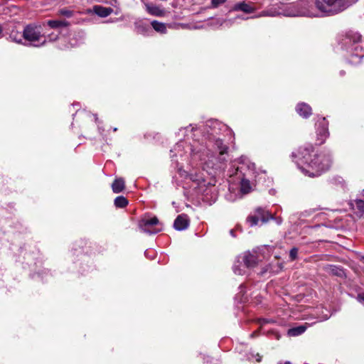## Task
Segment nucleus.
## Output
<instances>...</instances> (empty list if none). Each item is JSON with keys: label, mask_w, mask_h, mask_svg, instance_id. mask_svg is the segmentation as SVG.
<instances>
[{"label": "nucleus", "mask_w": 364, "mask_h": 364, "mask_svg": "<svg viewBox=\"0 0 364 364\" xmlns=\"http://www.w3.org/2000/svg\"><path fill=\"white\" fill-rule=\"evenodd\" d=\"M277 364H291V362H289V361H284V362H283V361H279V362H278V363H277Z\"/></svg>", "instance_id": "39"}, {"label": "nucleus", "mask_w": 364, "mask_h": 364, "mask_svg": "<svg viewBox=\"0 0 364 364\" xmlns=\"http://www.w3.org/2000/svg\"><path fill=\"white\" fill-rule=\"evenodd\" d=\"M159 223V221L156 216L151 218L145 216L139 220V228L141 230V231L149 235L156 234L159 232L161 229L154 228V226L158 225Z\"/></svg>", "instance_id": "8"}, {"label": "nucleus", "mask_w": 364, "mask_h": 364, "mask_svg": "<svg viewBox=\"0 0 364 364\" xmlns=\"http://www.w3.org/2000/svg\"><path fill=\"white\" fill-rule=\"evenodd\" d=\"M279 16H282V8L281 7L280 5H273L272 6L261 11L255 17H277Z\"/></svg>", "instance_id": "12"}, {"label": "nucleus", "mask_w": 364, "mask_h": 364, "mask_svg": "<svg viewBox=\"0 0 364 364\" xmlns=\"http://www.w3.org/2000/svg\"><path fill=\"white\" fill-rule=\"evenodd\" d=\"M291 157L301 171L311 178L320 176L328 171L333 163L331 151L317 152L311 144L299 147L291 154Z\"/></svg>", "instance_id": "2"}, {"label": "nucleus", "mask_w": 364, "mask_h": 364, "mask_svg": "<svg viewBox=\"0 0 364 364\" xmlns=\"http://www.w3.org/2000/svg\"><path fill=\"white\" fill-rule=\"evenodd\" d=\"M239 288L240 289V293H243L245 291V287L243 284H241Z\"/></svg>", "instance_id": "37"}, {"label": "nucleus", "mask_w": 364, "mask_h": 364, "mask_svg": "<svg viewBox=\"0 0 364 364\" xmlns=\"http://www.w3.org/2000/svg\"><path fill=\"white\" fill-rule=\"evenodd\" d=\"M95 122H97L98 118H97V115H96V114L95 115Z\"/></svg>", "instance_id": "43"}, {"label": "nucleus", "mask_w": 364, "mask_h": 364, "mask_svg": "<svg viewBox=\"0 0 364 364\" xmlns=\"http://www.w3.org/2000/svg\"><path fill=\"white\" fill-rule=\"evenodd\" d=\"M246 269H247L242 261H240V259L237 260L233 264L232 269L235 274L243 275L246 273Z\"/></svg>", "instance_id": "21"}, {"label": "nucleus", "mask_w": 364, "mask_h": 364, "mask_svg": "<svg viewBox=\"0 0 364 364\" xmlns=\"http://www.w3.org/2000/svg\"><path fill=\"white\" fill-rule=\"evenodd\" d=\"M189 219L185 214L179 215L174 220L173 227L176 230L182 231L188 228Z\"/></svg>", "instance_id": "14"}, {"label": "nucleus", "mask_w": 364, "mask_h": 364, "mask_svg": "<svg viewBox=\"0 0 364 364\" xmlns=\"http://www.w3.org/2000/svg\"><path fill=\"white\" fill-rule=\"evenodd\" d=\"M191 179L196 183V188H198L199 192L203 194H208L213 188V181H206L203 176L191 173Z\"/></svg>", "instance_id": "11"}, {"label": "nucleus", "mask_w": 364, "mask_h": 364, "mask_svg": "<svg viewBox=\"0 0 364 364\" xmlns=\"http://www.w3.org/2000/svg\"><path fill=\"white\" fill-rule=\"evenodd\" d=\"M227 0H211L209 9H216L223 4Z\"/></svg>", "instance_id": "29"}, {"label": "nucleus", "mask_w": 364, "mask_h": 364, "mask_svg": "<svg viewBox=\"0 0 364 364\" xmlns=\"http://www.w3.org/2000/svg\"><path fill=\"white\" fill-rule=\"evenodd\" d=\"M230 235H231L232 237H235V231H234V230H230Z\"/></svg>", "instance_id": "40"}, {"label": "nucleus", "mask_w": 364, "mask_h": 364, "mask_svg": "<svg viewBox=\"0 0 364 364\" xmlns=\"http://www.w3.org/2000/svg\"><path fill=\"white\" fill-rule=\"evenodd\" d=\"M326 311H327V313H326V314H323V316H321L319 318V321H326V320H328V319L330 318L331 314H329V312H328L327 310H326Z\"/></svg>", "instance_id": "33"}, {"label": "nucleus", "mask_w": 364, "mask_h": 364, "mask_svg": "<svg viewBox=\"0 0 364 364\" xmlns=\"http://www.w3.org/2000/svg\"><path fill=\"white\" fill-rule=\"evenodd\" d=\"M306 330V326L305 325H301L296 327H294L289 328L288 330L287 334L289 336H298L304 333Z\"/></svg>", "instance_id": "24"}, {"label": "nucleus", "mask_w": 364, "mask_h": 364, "mask_svg": "<svg viewBox=\"0 0 364 364\" xmlns=\"http://www.w3.org/2000/svg\"><path fill=\"white\" fill-rule=\"evenodd\" d=\"M304 3L296 2L282 8V16L287 17L304 16L309 15V13L305 10Z\"/></svg>", "instance_id": "9"}, {"label": "nucleus", "mask_w": 364, "mask_h": 364, "mask_svg": "<svg viewBox=\"0 0 364 364\" xmlns=\"http://www.w3.org/2000/svg\"><path fill=\"white\" fill-rule=\"evenodd\" d=\"M357 300L359 303L364 305V293H360L357 296Z\"/></svg>", "instance_id": "32"}, {"label": "nucleus", "mask_w": 364, "mask_h": 364, "mask_svg": "<svg viewBox=\"0 0 364 364\" xmlns=\"http://www.w3.org/2000/svg\"><path fill=\"white\" fill-rule=\"evenodd\" d=\"M23 38L29 42L31 46L35 47L42 46L46 44V39L42 34V28L36 23L26 25L23 31Z\"/></svg>", "instance_id": "6"}, {"label": "nucleus", "mask_w": 364, "mask_h": 364, "mask_svg": "<svg viewBox=\"0 0 364 364\" xmlns=\"http://www.w3.org/2000/svg\"><path fill=\"white\" fill-rule=\"evenodd\" d=\"M146 8L149 14L155 16H162L165 13L164 9L154 4H146Z\"/></svg>", "instance_id": "19"}, {"label": "nucleus", "mask_w": 364, "mask_h": 364, "mask_svg": "<svg viewBox=\"0 0 364 364\" xmlns=\"http://www.w3.org/2000/svg\"><path fill=\"white\" fill-rule=\"evenodd\" d=\"M183 139L170 150V158L176 166L184 162L200 167L211 177L224 171L228 159V146L222 135L234 136L233 131L217 119H209L199 127L192 124L179 129Z\"/></svg>", "instance_id": "1"}, {"label": "nucleus", "mask_w": 364, "mask_h": 364, "mask_svg": "<svg viewBox=\"0 0 364 364\" xmlns=\"http://www.w3.org/2000/svg\"><path fill=\"white\" fill-rule=\"evenodd\" d=\"M257 323L260 326V327H262V326L265 325L266 323H274V321L273 319L261 318H258L257 320ZM259 331H260V329L255 331L250 335V336L251 338H255V337L258 336V335L259 333Z\"/></svg>", "instance_id": "25"}, {"label": "nucleus", "mask_w": 364, "mask_h": 364, "mask_svg": "<svg viewBox=\"0 0 364 364\" xmlns=\"http://www.w3.org/2000/svg\"><path fill=\"white\" fill-rule=\"evenodd\" d=\"M238 164L236 168L235 165L232 166L228 171V175L232 182L240 183L241 193L247 194L252 191L253 183L251 180L255 176V164L244 156L238 159Z\"/></svg>", "instance_id": "4"}, {"label": "nucleus", "mask_w": 364, "mask_h": 364, "mask_svg": "<svg viewBox=\"0 0 364 364\" xmlns=\"http://www.w3.org/2000/svg\"><path fill=\"white\" fill-rule=\"evenodd\" d=\"M127 205H128V200L122 196H117L114 199V205L117 208H123L126 207Z\"/></svg>", "instance_id": "28"}, {"label": "nucleus", "mask_w": 364, "mask_h": 364, "mask_svg": "<svg viewBox=\"0 0 364 364\" xmlns=\"http://www.w3.org/2000/svg\"><path fill=\"white\" fill-rule=\"evenodd\" d=\"M356 1L357 0H301L299 2L304 3L305 10L309 13V15H304V16H317L314 11V6L321 13V16L330 17L345 11Z\"/></svg>", "instance_id": "3"}, {"label": "nucleus", "mask_w": 364, "mask_h": 364, "mask_svg": "<svg viewBox=\"0 0 364 364\" xmlns=\"http://www.w3.org/2000/svg\"><path fill=\"white\" fill-rule=\"evenodd\" d=\"M316 137L318 144H323L329 136L328 122L325 117L321 118L316 123Z\"/></svg>", "instance_id": "10"}, {"label": "nucleus", "mask_w": 364, "mask_h": 364, "mask_svg": "<svg viewBox=\"0 0 364 364\" xmlns=\"http://www.w3.org/2000/svg\"><path fill=\"white\" fill-rule=\"evenodd\" d=\"M3 26H1V24H0V38L2 37V35H3Z\"/></svg>", "instance_id": "38"}, {"label": "nucleus", "mask_w": 364, "mask_h": 364, "mask_svg": "<svg viewBox=\"0 0 364 364\" xmlns=\"http://www.w3.org/2000/svg\"><path fill=\"white\" fill-rule=\"evenodd\" d=\"M93 12L100 17H107L113 12V9L110 7H104L101 5H95L93 6Z\"/></svg>", "instance_id": "18"}, {"label": "nucleus", "mask_w": 364, "mask_h": 364, "mask_svg": "<svg viewBox=\"0 0 364 364\" xmlns=\"http://www.w3.org/2000/svg\"><path fill=\"white\" fill-rule=\"evenodd\" d=\"M270 219H274V214L265 208L257 207L247 216L246 222L250 227H254L258 225L259 221L266 223Z\"/></svg>", "instance_id": "7"}, {"label": "nucleus", "mask_w": 364, "mask_h": 364, "mask_svg": "<svg viewBox=\"0 0 364 364\" xmlns=\"http://www.w3.org/2000/svg\"><path fill=\"white\" fill-rule=\"evenodd\" d=\"M22 38L23 33L21 34V33L16 31H12L9 35V38L11 39V41L18 44L26 45L24 43H23Z\"/></svg>", "instance_id": "26"}, {"label": "nucleus", "mask_w": 364, "mask_h": 364, "mask_svg": "<svg viewBox=\"0 0 364 364\" xmlns=\"http://www.w3.org/2000/svg\"><path fill=\"white\" fill-rule=\"evenodd\" d=\"M124 187V180L122 178H116L112 184V189L114 193H121Z\"/></svg>", "instance_id": "20"}, {"label": "nucleus", "mask_w": 364, "mask_h": 364, "mask_svg": "<svg viewBox=\"0 0 364 364\" xmlns=\"http://www.w3.org/2000/svg\"><path fill=\"white\" fill-rule=\"evenodd\" d=\"M81 41H82L85 38V33L83 32H79L77 35Z\"/></svg>", "instance_id": "35"}, {"label": "nucleus", "mask_w": 364, "mask_h": 364, "mask_svg": "<svg viewBox=\"0 0 364 364\" xmlns=\"http://www.w3.org/2000/svg\"><path fill=\"white\" fill-rule=\"evenodd\" d=\"M256 7L252 2L241 1L234 6V10L241 11L245 14H252L256 11Z\"/></svg>", "instance_id": "15"}, {"label": "nucleus", "mask_w": 364, "mask_h": 364, "mask_svg": "<svg viewBox=\"0 0 364 364\" xmlns=\"http://www.w3.org/2000/svg\"><path fill=\"white\" fill-rule=\"evenodd\" d=\"M47 25L51 28H58L60 27H67L70 23L65 20H49Z\"/></svg>", "instance_id": "23"}, {"label": "nucleus", "mask_w": 364, "mask_h": 364, "mask_svg": "<svg viewBox=\"0 0 364 364\" xmlns=\"http://www.w3.org/2000/svg\"><path fill=\"white\" fill-rule=\"evenodd\" d=\"M363 259L364 260V257L363 258Z\"/></svg>", "instance_id": "46"}, {"label": "nucleus", "mask_w": 364, "mask_h": 364, "mask_svg": "<svg viewBox=\"0 0 364 364\" xmlns=\"http://www.w3.org/2000/svg\"><path fill=\"white\" fill-rule=\"evenodd\" d=\"M228 22H230V20H228V21H225V23H228Z\"/></svg>", "instance_id": "44"}, {"label": "nucleus", "mask_w": 364, "mask_h": 364, "mask_svg": "<svg viewBox=\"0 0 364 364\" xmlns=\"http://www.w3.org/2000/svg\"><path fill=\"white\" fill-rule=\"evenodd\" d=\"M298 251L299 250L296 247H293L290 250L289 258L291 261H294L297 258Z\"/></svg>", "instance_id": "31"}, {"label": "nucleus", "mask_w": 364, "mask_h": 364, "mask_svg": "<svg viewBox=\"0 0 364 364\" xmlns=\"http://www.w3.org/2000/svg\"><path fill=\"white\" fill-rule=\"evenodd\" d=\"M135 28L138 33L142 34V35H147L150 31V27L148 24L142 22V21H137L135 23Z\"/></svg>", "instance_id": "22"}, {"label": "nucleus", "mask_w": 364, "mask_h": 364, "mask_svg": "<svg viewBox=\"0 0 364 364\" xmlns=\"http://www.w3.org/2000/svg\"><path fill=\"white\" fill-rule=\"evenodd\" d=\"M296 111L303 118H308L312 114L311 107L305 102L299 103L296 107Z\"/></svg>", "instance_id": "16"}, {"label": "nucleus", "mask_w": 364, "mask_h": 364, "mask_svg": "<svg viewBox=\"0 0 364 364\" xmlns=\"http://www.w3.org/2000/svg\"><path fill=\"white\" fill-rule=\"evenodd\" d=\"M58 13L59 14L64 16L67 18H70L73 15V11L67 9H60Z\"/></svg>", "instance_id": "30"}, {"label": "nucleus", "mask_w": 364, "mask_h": 364, "mask_svg": "<svg viewBox=\"0 0 364 364\" xmlns=\"http://www.w3.org/2000/svg\"><path fill=\"white\" fill-rule=\"evenodd\" d=\"M273 220H274L276 221V223H277V225H281V224H282V218H280V217H278V218H274V219H273Z\"/></svg>", "instance_id": "34"}, {"label": "nucleus", "mask_w": 364, "mask_h": 364, "mask_svg": "<svg viewBox=\"0 0 364 364\" xmlns=\"http://www.w3.org/2000/svg\"><path fill=\"white\" fill-rule=\"evenodd\" d=\"M80 44V43L77 42L76 41H75V43H70V46H67V48H73V47H75V46H77Z\"/></svg>", "instance_id": "36"}, {"label": "nucleus", "mask_w": 364, "mask_h": 364, "mask_svg": "<svg viewBox=\"0 0 364 364\" xmlns=\"http://www.w3.org/2000/svg\"><path fill=\"white\" fill-rule=\"evenodd\" d=\"M242 261L247 268H252L257 265L259 259L255 252H247L242 256Z\"/></svg>", "instance_id": "13"}, {"label": "nucleus", "mask_w": 364, "mask_h": 364, "mask_svg": "<svg viewBox=\"0 0 364 364\" xmlns=\"http://www.w3.org/2000/svg\"><path fill=\"white\" fill-rule=\"evenodd\" d=\"M257 361L259 362L261 360V356L259 354H257Z\"/></svg>", "instance_id": "41"}, {"label": "nucleus", "mask_w": 364, "mask_h": 364, "mask_svg": "<svg viewBox=\"0 0 364 364\" xmlns=\"http://www.w3.org/2000/svg\"><path fill=\"white\" fill-rule=\"evenodd\" d=\"M324 270L332 275L343 277H345V272L343 267L333 264H327L324 267Z\"/></svg>", "instance_id": "17"}, {"label": "nucleus", "mask_w": 364, "mask_h": 364, "mask_svg": "<svg viewBox=\"0 0 364 364\" xmlns=\"http://www.w3.org/2000/svg\"><path fill=\"white\" fill-rule=\"evenodd\" d=\"M117 128H114V129H113V130H114V132H115V131H117Z\"/></svg>", "instance_id": "45"}, {"label": "nucleus", "mask_w": 364, "mask_h": 364, "mask_svg": "<svg viewBox=\"0 0 364 364\" xmlns=\"http://www.w3.org/2000/svg\"><path fill=\"white\" fill-rule=\"evenodd\" d=\"M153 28L160 33H165L166 32V24L158 21H153L151 23Z\"/></svg>", "instance_id": "27"}, {"label": "nucleus", "mask_w": 364, "mask_h": 364, "mask_svg": "<svg viewBox=\"0 0 364 364\" xmlns=\"http://www.w3.org/2000/svg\"><path fill=\"white\" fill-rule=\"evenodd\" d=\"M57 36H58L56 35V36H55V38H50V41H52V40H55V39L57 38Z\"/></svg>", "instance_id": "42"}, {"label": "nucleus", "mask_w": 364, "mask_h": 364, "mask_svg": "<svg viewBox=\"0 0 364 364\" xmlns=\"http://www.w3.org/2000/svg\"><path fill=\"white\" fill-rule=\"evenodd\" d=\"M339 43L347 53V61L352 65H358L364 57V43L361 36L354 31H348L340 40Z\"/></svg>", "instance_id": "5"}]
</instances>
